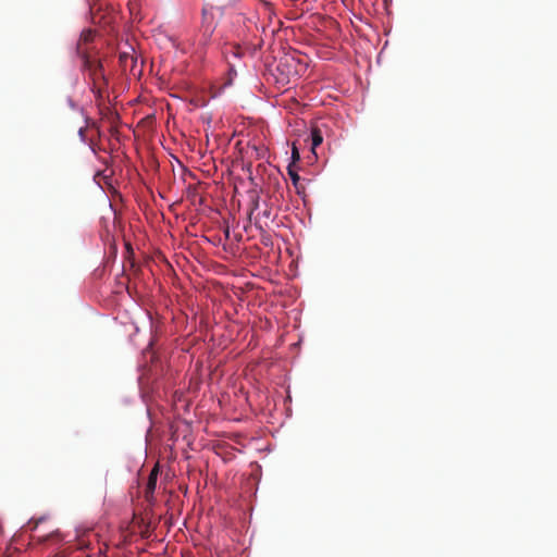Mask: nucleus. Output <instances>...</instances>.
<instances>
[{
    "label": "nucleus",
    "instance_id": "obj_1",
    "mask_svg": "<svg viewBox=\"0 0 557 557\" xmlns=\"http://www.w3.org/2000/svg\"><path fill=\"white\" fill-rule=\"evenodd\" d=\"M94 37H95V33L91 28L83 29L81 33V37H79V42L75 47V53L77 57H79L82 59L83 65L86 70L89 71L90 76L104 77L103 71L101 69V63H99L100 69L98 71L92 70L94 59H92V55L90 54L89 50L85 47L90 41H92ZM92 81H94V89L92 90H94L95 95L100 96L101 89L99 87H97V83H96L97 77H92Z\"/></svg>",
    "mask_w": 557,
    "mask_h": 557
},
{
    "label": "nucleus",
    "instance_id": "obj_2",
    "mask_svg": "<svg viewBox=\"0 0 557 557\" xmlns=\"http://www.w3.org/2000/svg\"><path fill=\"white\" fill-rule=\"evenodd\" d=\"M218 13L219 8H215L211 4L203 5L201 10V40L203 44H208L211 40V37L215 30L218 25Z\"/></svg>",
    "mask_w": 557,
    "mask_h": 557
},
{
    "label": "nucleus",
    "instance_id": "obj_3",
    "mask_svg": "<svg viewBox=\"0 0 557 557\" xmlns=\"http://www.w3.org/2000/svg\"><path fill=\"white\" fill-rule=\"evenodd\" d=\"M114 51L119 53V61L123 70L129 69L133 72L137 63V58L134 55V47L125 41L124 44H117Z\"/></svg>",
    "mask_w": 557,
    "mask_h": 557
},
{
    "label": "nucleus",
    "instance_id": "obj_4",
    "mask_svg": "<svg viewBox=\"0 0 557 557\" xmlns=\"http://www.w3.org/2000/svg\"><path fill=\"white\" fill-rule=\"evenodd\" d=\"M159 474V466L156 465L149 473L148 481L144 490V497L148 505H151L154 498V491Z\"/></svg>",
    "mask_w": 557,
    "mask_h": 557
},
{
    "label": "nucleus",
    "instance_id": "obj_5",
    "mask_svg": "<svg viewBox=\"0 0 557 557\" xmlns=\"http://www.w3.org/2000/svg\"><path fill=\"white\" fill-rule=\"evenodd\" d=\"M111 194V198L109 200V207L114 213V226L121 227V221L119 220V208H117V199H121V195L115 190V188L112 187L111 184L107 182V195Z\"/></svg>",
    "mask_w": 557,
    "mask_h": 557
},
{
    "label": "nucleus",
    "instance_id": "obj_6",
    "mask_svg": "<svg viewBox=\"0 0 557 557\" xmlns=\"http://www.w3.org/2000/svg\"><path fill=\"white\" fill-rule=\"evenodd\" d=\"M128 527H132V533H138L143 539H150L152 536V524H128Z\"/></svg>",
    "mask_w": 557,
    "mask_h": 557
},
{
    "label": "nucleus",
    "instance_id": "obj_7",
    "mask_svg": "<svg viewBox=\"0 0 557 557\" xmlns=\"http://www.w3.org/2000/svg\"><path fill=\"white\" fill-rule=\"evenodd\" d=\"M323 143V135L318 126L311 129V151L317 157L315 149Z\"/></svg>",
    "mask_w": 557,
    "mask_h": 557
},
{
    "label": "nucleus",
    "instance_id": "obj_8",
    "mask_svg": "<svg viewBox=\"0 0 557 557\" xmlns=\"http://www.w3.org/2000/svg\"><path fill=\"white\" fill-rule=\"evenodd\" d=\"M287 172H288V175L293 182V185L295 186L296 188V191L297 194H302L305 191V187L299 183L300 181V176L298 175L297 171L295 170V168H293V164H289L287 166Z\"/></svg>",
    "mask_w": 557,
    "mask_h": 557
},
{
    "label": "nucleus",
    "instance_id": "obj_9",
    "mask_svg": "<svg viewBox=\"0 0 557 557\" xmlns=\"http://www.w3.org/2000/svg\"><path fill=\"white\" fill-rule=\"evenodd\" d=\"M106 116H107V123L110 124V132L112 133V135H114L116 123L119 121L117 111L115 109H111L110 107L107 106Z\"/></svg>",
    "mask_w": 557,
    "mask_h": 557
},
{
    "label": "nucleus",
    "instance_id": "obj_10",
    "mask_svg": "<svg viewBox=\"0 0 557 557\" xmlns=\"http://www.w3.org/2000/svg\"><path fill=\"white\" fill-rule=\"evenodd\" d=\"M300 160V153H299V150L296 146V144L294 143L293 144V147H292V163L293 166L295 165L296 162H298Z\"/></svg>",
    "mask_w": 557,
    "mask_h": 557
},
{
    "label": "nucleus",
    "instance_id": "obj_11",
    "mask_svg": "<svg viewBox=\"0 0 557 557\" xmlns=\"http://www.w3.org/2000/svg\"><path fill=\"white\" fill-rule=\"evenodd\" d=\"M103 175V171H98L95 175H94V182L96 183V185L102 190L104 191V186L102 185L101 181L99 180V177H101Z\"/></svg>",
    "mask_w": 557,
    "mask_h": 557
},
{
    "label": "nucleus",
    "instance_id": "obj_12",
    "mask_svg": "<svg viewBox=\"0 0 557 557\" xmlns=\"http://www.w3.org/2000/svg\"><path fill=\"white\" fill-rule=\"evenodd\" d=\"M67 103L71 109L79 110L83 113V111H84L83 108H78L77 104L73 101V99L71 97L67 98Z\"/></svg>",
    "mask_w": 557,
    "mask_h": 557
},
{
    "label": "nucleus",
    "instance_id": "obj_13",
    "mask_svg": "<svg viewBox=\"0 0 557 557\" xmlns=\"http://www.w3.org/2000/svg\"><path fill=\"white\" fill-rule=\"evenodd\" d=\"M46 519H47V517H46V516H41V517H39V518H37V519H35L34 517H32V518H29L26 522H28V523H32V522H45V521H46Z\"/></svg>",
    "mask_w": 557,
    "mask_h": 557
},
{
    "label": "nucleus",
    "instance_id": "obj_14",
    "mask_svg": "<svg viewBox=\"0 0 557 557\" xmlns=\"http://www.w3.org/2000/svg\"><path fill=\"white\" fill-rule=\"evenodd\" d=\"M78 136L83 143H86L85 131L83 127L78 129Z\"/></svg>",
    "mask_w": 557,
    "mask_h": 557
},
{
    "label": "nucleus",
    "instance_id": "obj_15",
    "mask_svg": "<svg viewBox=\"0 0 557 557\" xmlns=\"http://www.w3.org/2000/svg\"><path fill=\"white\" fill-rule=\"evenodd\" d=\"M103 269H104V268H102V264H101V265H100V268L96 271V273H95V274H96V275H101V274H102V272H103Z\"/></svg>",
    "mask_w": 557,
    "mask_h": 557
},
{
    "label": "nucleus",
    "instance_id": "obj_16",
    "mask_svg": "<svg viewBox=\"0 0 557 557\" xmlns=\"http://www.w3.org/2000/svg\"><path fill=\"white\" fill-rule=\"evenodd\" d=\"M145 520H148V522H150L151 518H149V517L141 518V522H145Z\"/></svg>",
    "mask_w": 557,
    "mask_h": 557
},
{
    "label": "nucleus",
    "instance_id": "obj_17",
    "mask_svg": "<svg viewBox=\"0 0 557 557\" xmlns=\"http://www.w3.org/2000/svg\"><path fill=\"white\" fill-rule=\"evenodd\" d=\"M108 36H109V34L107 33V37H108ZM109 46H110V45H109V42L107 41V44H106L107 52H108V51H109V49H110V48H109Z\"/></svg>",
    "mask_w": 557,
    "mask_h": 557
},
{
    "label": "nucleus",
    "instance_id": "obj_18",
    "mask_svg": "<svg viewBox=\"0 0 557 557\" xmlns=\"http://www.w3.org/2000/svg\"><path fill=\"white\" fill-rule=\"evenodd\" d=\"M103 17H104V15H103V14H100V15H99V21H101Z\"/></svg>",
    "mask_w": 557,
    "mask_h": 557
},
{
    "label": "nucleus",
    "instance_id": "obj_19",
    "mask_svg": "<svg viewBox=\"0 0 557 557\" xmlns=\"http://www.w3.org/2000/svg\"><path fill=\"white\" fill-rule=\"evenodd\" d=\"M90 149L94 153H96L95 148L92 146H90Z\"/></svg>",
    "mask_w": 557,
    "mask_h": 557
}]
</instances>
